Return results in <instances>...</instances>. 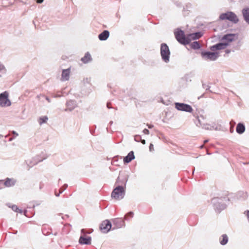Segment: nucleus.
<instances>
[{"instance_id":"37998d69","label":"nucleus","mask_w":249,"mask_h":249,"mask_svg":"<svg viewBox=\"0 0 249 249\" xmlns=\"http://www.w3.org/2000/svg\"><path fill=\"white\" fill-rule=\"evenodd\" d=\"M110 105V103H107V107L108 108H111V107H110V105Z\"/></svg>"},{"instance_id":"6ab92c4d","label":"nucleus","mask_w":249,"mask_h":249,"mask_svg":"<svg viewBox=\"0 0 249 249\" xmlns=\"http://www.w3.org/2000/svg\"><path fill=\"white\" fill-rule=\"evenodd\" d=\"M135 159V156L133 151H130L126 156L124 158V162L126 163L130 162L132 160Z\"/></svg>"},{"instance_id":"423d86ee","label":"nucleus","mask_w":249,"mask_h":249,"mask_svg":"<svg viewBox=\"0 0 249 249\" xmlns=\"http://www.w3.org/2000/svg\"><path fill=\"white\" fill-rule=\"evenodd\" d=\"M81 231L82 235L79 238V243L81 245H90L91 238L90 236L86 235V234L90 233V232H86L85 229H82Z\"/></svg>"},{"instance_id":"864d4df0","label":"nucleus","mask_w":249,"mask_h":249,"mask_svg":"<svg viewBox=\"0 0 249 249\" xmlns=\"http://www.w3.org/2000/svg\"><path fill=\"white\" fill-rule=\"evenodd\" d=\"M26 213V211H25L24 214L25 215V213Z\"/></svg>"},{"instance_id":"58836bf2","label":"nucleus","mask_w":249,"mask_h":249,"mask_svg":"<svg viewBox=\"0 0 249 249\" xmlns=\"http://www.w3.org/2000/svg\"><path fill=\"white\" fill-rule=\"evenodd\" d=\"M12 133L13 134L15 135L16 137H17V136H18V134L17 132H16V131H13L12 132Z\"/></svg>"},{"instance_id":"49530a36","label":"nucleus","mask_w":249,"mask_h":249,"mask_svg":"<svg viewBox=\"0 0 249 249\" xmlns=\"http://www.w3.org/2000/svg\"><path fill=\"white\" fill-rule=\"evenodd\" d=\"M230 52V50H226V53H229Z\"/></svg>"},{"instance_id":"39448f33","label":"nucleus","mask_w":249,"mask_h":249,"mask_svg":"<svg viewBox=\"0 0 249 249\" xmlns=\"http://www.w3.org/2000/svg\"><path fill=\"white\" fill-rule=\"evenodd\" d=\"M219 18L221 20L228 19L234 23H237L239 21L237 16L232 12L222 13L220 15Z\"/></svg>"},{"instance_id":"de8ad7c7","label":"nucleus","mask_w":249,"mask_h":249,"mask_svg":"<svg viewBox=\"0 0 249 249\" xmlns=\"http://www.w3.org/2000/svg\"><path fill=\"white\" fill-rule=\"evenodd\" d=\"M46 100H47L49 102H50V99H49V98L46 97Z\"/></svg>"},{"instance_id":"8fccbe9b","label":"nucleus","mask_w":249,"mask_h":249,"mask_svg":"<svg viewBox=\"0 0 249 249\" xmlns=\"http://www.w3.org/2000/svg\"><path fill=\"white\" fill-rule=\"evenodd\" d=\"M203 147H204V145H201V146H200V148L201 149H202V148H203Z\"/></svg>"},{"instance_id":"bb28decb","label":"nucleus","mask_w":249,"mask_h":249,"mask_svg":"<svg viewBox=\"0 0 249 249\" xmlns=\"http://www.w3.org/2000/svg\"><path fill=\"white\" fill-rule=\"evenodd\" d=\"M237 197L238 199H246L247 197V194L243 192H239L237 194Z\"/></svg>"},{"instance_id":"dca6fc26","label":"nucleus","mask_w":249,"mask_h":249,"mask_svg":"<svg viewBox=\"0 0 249 249\" xmlns=\"http://www.w3.org/2000/svg\"><path fill=\"white\" fill-rule=\"evenodd\" d=\"M16 180L13 178H6L5 180L3 181L4 187H9L14 186L16 183Z\"/></svg>"},{"instance_id":"6e6552de","label":"nucleus","mask_w":249,"mask_h":249,"mask_svg":"<svg viewBox=\"0 0 249 249\" xmlns=\"http://www.w3.org/2000/svg\"><path fill=\"white\" fill-rule=\"evenodd\" d=\"M201 56L206 60L214 61L218 58V53L211 52H202Z\"/></svg>"},{"instance_id":"aec40b11","label":"nucleus","mask_w":249,"mask_h":249,"mask_svg":"<svg viewBox=\"0 0 249 249\" xmlns=\"http://www.w3.org/2000/svg\"><path fill=\"white\" fill-rule=\"evenodd\" d=\"M242 14L244 20L249 24V8H244L242 10Z\"/></svg>"},{"instance_id":"c756f323","label":"nucleus","mask_w":249,"mask_h":249,"mask_svg":"<svg viewBox=\"0 0 249 249\" xmlns=\"http://www.w3.org/2000/svg\"><path fill=\"white\" fill-rule=\"evenodd\" d=\"M48 119V118L47 116H44L43 117L40 118L39 122L40 124H42L43 123H45Z\"/></svg>"},{"instance_id":"79ce46f5","label":"nucleus","mask_w":249,"mask_h":249,"mask_svg":"<svg viewBox=\"0 0 249 249\" xmlns=\"http://www.w3.org/2000/svg\"><path fill=\"white\" fill-rule=\"evenodd\" d=\"M147 125L149 128H152L153 127V125L151 124H147Z\"/></svg>"},{"instance_id":"5701e85b","label":"nucleus","mask_w":249,"mask_h":249,"mask_svg":"<svg viewBox=\"0 0 249 249\" xmlns=\"http://www.w3.org/2000/svg\"><path fill=\"white\" fill-rule=\"evenodd\" d=\"M91 59H92L90 53L89 52H87L85 53V56L81 58V60L84 63L86 64L89 63L91 60Z\"/></svg>"},{"instance_id":"393cba45","label":"nucleus","mask_w":249,"mask_h":249,"mask_svg":"<svg viewBox=\"0 0 249 249\" xmlns=\"http://www.w3.org/2000/svg\"><path fill=\"white\" fill-rule=\"evenodd\" d=\"M201 118L203 119V117L202 116H200ZM198 119V124H199V125H201L203 128L206 129V130H211V128H210L209 125L208 124H202L201 123V120L200 119V117H197Z\"/></svg>"},{"instance_id":"cd10ccee","label":"nucleus","mask_w":249,"mask_h":249,"mask_svg":"<svg viewBox=\"0 0 249 249\" xmlns=\"http://www.w3.org/2000/svg\"><path fill=\"white\" fill-rule=\"evenodd\" d=\"M11 208H12V210L15 212H18L20 213H22V210L20 209H19L18 208V206L16 205H12L11 207Z\"/></svg>"},{"instance_id":"b1692460","label":"nucleus","mask_w":249,"mask_h":249,"mask_svg":"<svg viewBox=\"0 0 249 249\" xmlns=\"http://www.w3.org/2000/svg\"><path fill=\"white\" fill-rule=\"evenodd\" d=\"M220 243L222 245H226L228 242V236L224 234L222 235V236L220 237L219 239Z\"/></svg>"},{"instance_id":"e433bc0d","label":"nucleus","mask_w":249,"mask_h":249,"mask_svg":"<svg viewBox=\"0 0 249 249\" xmlns=\"http://www.w3.org/2000/svg\"><path fill=\"white\" fill-rule=\"evenodd\" d=\"M149 150L152 152L154 150V145L152 143H150L149 145Z\"/></svg>"},{"instance_id":"603ef678","label":"nucleus","mask_w":249,"mask_h":249,"mask_svg":"<svg viewBox=\"0 0 249 249\" xmlns=\"http://www.w3.org/2000/svg\"><path fill=\"white\" fill-rule=\"evenodd\" d=\"M196 124L197 126H199L198 124Z\"/></svg>"},{"instance_id":"7ed1b4c3","label":"nucleus","mask_w":249,"mask_h":249,"mask_svg":"<svg viewBox=\"0 0 249 249\" xmlns=\"http://www.w3.org/2000/svg\"><path fill=\"white\" fill-rule=\"evenodd\" d=\"M160 53L162 60L165 63L169 62L170 51L168 45L165 43H162L160 45Z\"/></svg>"},{"instance_id":"c85d7f7f","label":"nucleus","mask_w":249,"mask_h":249,"mask_svg":"<svg viewBox=\"0 0 249 249\" xmlns=\"http://www.w3.org/2000/svg\"><path fill=\"white\" fill-rule=\"evenodd\" d=\"M6 70L4 66V65L0 62V73H5L6 72Z\"/></svg>"},{"instance_id":"4468645a","label":"nucleus","mask_w":249,"mask_h":249,"mask_svg":"<svg viewBox=\"0 0 249 249\" xmlns=\"http://www.w3.org/2000/svg\"><path fill=\"white\" fill-rule=\"evenodd\" d=\"M70 74V69L68 68L66 70H63L61 74V80L63 81H67L69 80Z\"/></svg>"},{"instance_id":"2eb2a0df","label":"nucleus","mask_w":249,"mask_h":249,"mask_svg":"<svg viewBox=\"0 0 249 249\" xmlns=\"http://www.w3.org/2000/svg\"><path fill=\"white\" fill-rule=\"evenodd\" d=\"M113 225H115V228H120L124 224V222L121 218H115L112 220Z\"/></svg>"},{"instance_id":"9d476101","label":"nucleus","mask_w":249,"mask_h":249,"mask_svg":"<svg viewBox=\"0 0 249 249\" xmlns=\"http://www.w3.org/2000/svg\"><path fill=\"white\" fill-rule=\"evenodd\" d=\"M111 223L110 221L106 220L102 222L100 225V228L103 232L107 233L111 229Z\"/></svg>"},{"instance_id":"2f4dec72","label":"nucleus","mask_w":249,"mask_h":249,"mask_svg":"<svg viewBox=\"0 0 249 249\" xmlns=\"http://www.w3.org/2000/svg\"><path fill=\"white\" fill-rule=\"evenodd\" d=\"M68 187V185L67 184H65L62 188L60 189V193H62V192L65 190Z\"/></svg>"},{"instance_id":"f03ea898","label":"nucleus","mask_w":249,"mask_h":249,"mask_svg":"<svg viewBox=\"0 0 249 249\" xmlns=\"http://www.w3.org/2000/svg\"><path fill=\"white\" fill-rule=\"evenodd\" d=\"M176 38L180 43L187 45L190 43V39L188 36L185 37L184 32L179 29H176L174 32Z\"/></svg>"},{"instance_id":"c03bdc74","label":"nucleus","mask_w":249,"mask_h":249,"mask_svg":"<svg viewBox=\"0 0 249 249\" xmlns=\"http://www.w3.org/2000/svg\"><path fill=\"white\" fill-rule=\"evenodd\" d=\"M15 137H11V138H10L9 139V141H10V142L12 141L15 139Z\"/></svg>"},{"instance_id":"473e14b6","label":"nucleus","mask_w":249,"mask_h":249,"mask_svg":"<svg viewBox=\"0 0 249 249\" xmlns=\"http://www.w3.org/2000/svg\"><path fill=\"white\" fill-rule=\"evenodd\" d=\"M134 140L136 142H140L141 140V137L140 135H136L135 136Z\"/></svg>"},{"instance_id":"20e7f679","label":"nucleus","mask_w":249,"mask_h":249,"mask_svg":"<svg viewBox=\"0 0 249 249\" xmlns=\"http://www.w3.org/2000/svg\"><path fill=\"white\" fill-rule=\"evenodd\" d=\"M125 191L124 188L122 186L116 187L111 193V197L117 200H120L124 197Z\"/></svg>"},{"instance_id":"a19ab883","label":"nucleus","mask_w":249,"mask_h":249,"mask_svg":"<svg viewBox=\"0 0 249 249\" xmlns=\"http://www.w3.org/2000/svg\"><path fill=\"white\" fill-rule=\"evenodd\" d=\"M44 0H37V2L38 3H41L43 2Z\"/></svg>"},{"instance_id":"a878e982","label":"nucleus","mask_w":249,"mask_h":249,"mask_svg":"<svg viewBox=\"0 0 249 249\" xmlns=\"http://www.w3.org/2000/svg\"><path fill=\"white\" fill-rule=\"evenodd\" d=\"M191 47L192 49L196 50L200 48V45L198 41H194L191 44Z\"/></svg>"},{"instance_id":"1a4fd4ad","label":"nucleus","mask_w":249,"mask_h":249,"mask_svg":"<svg viewBox=\"0 0 249 249\" xmlns=\"http://www.w3.org/2000/svg\"><path fill=\"white\" fill-rule=\"evenodd\" d=\"M175 107L179 111L192 112L193 108L192 107L188 104L180 103H175Z\"/></svg>"},{"instance_id":"0eeeda50","label":"nucleus","mask_w":249,"mask_h":249,"mask_svg":"<svg viewBox=\"0 0 249 249\" xmlns=\"http://www.w3.org/2000/svg\"><path fill=\"white\" fill-rule=\"evenodd\" d=\"M9 93L5 91L0 94V106L2 107H9L11 105L8 99Z\"/></svg>"},{"instance_id":"a211bd4d","label":"nucleus","mask_w":249,"mask_h":249,"mask_svg":"<svg viewBox=\"0 0 249 249\" xmlns=\"http://www.w3.org/2000/svg\"><path fill=\"white\" fill-rule=\"evenodd\" d=\"M66 105L68 108L65 109V111H72L76 107V102L74 100L68 101Z\"/></svg>"},{"instance_id":"f8f14e48","label":"nucleus","mask_w":249,"mask_h":249,"mask_svg":"<svg viewBox=\"0 0 249 249\" xmlns=\"http://www.w3.org/2000/svg\"><path fill=\"white\" fill-rule=\"evenodd\" d=\"M238 39V35L235 34H229L225 35L222 37V40L227 42H231Z\"/></svg>"},{"instance_id":"f3484780","label":"nucleus","mask_w":249,"mask_h":249,"mask_svg":"<svg viewBox=\"0 0 249 249\" xmlns=\"http://www.w3.org/2000/svg\"><path fill=\"white\" fill-rule=\"evenodd\" d=\"M109 36V32L107 30H104L98 35L99 40L101 41L106 40Z\"/></svg>"},{"instance_id":"4c0bfd02","label":"nucleus","mask_w":249,"mask_h":249,"mask_svg":"<svg viewBox=\"0 0 249 249\" xmlns=\"http://www.w3.org/2000/svg\"><path fill=\"white\" fill-rule=\"evenodd\" d=\"M143 133L145 134H149V131L147 129H144L143 130Z\"/></svg>"},{"instance_id":"3c124183","label":"nucleus","mask_w":249,"mask_h":249,"mask_svg":"<svg viewBox=\"0 0 249 249\" xmlns=\"http://www.w3.org/2000/svg\"><path fill=\"white\" fill-rule=\"evenodd\" d=\"M112 124H113V122H112V121H110V122H109V124H110V125H111Z\"/></svg>"},{"instance_id":"f257e3e1","label":"nucleus","mask_w":249,"mask_h":249,"mask_svg":"<svg viewBox=\"0 0 249 249\" xmlns=\"http://www.w3.org/2000/svg\"><path fill=\"white\" fill-rule=\"evenodd\" d=\"M229 199L227 197H215L212 200L214 208L217 212H220L226 207V202L229 201Z\"/></svg>"},{"instance_id":"ea45409f","label":"nucleus","mask_w":249,"mask_h":249,"mask_svg":"<svg viewBox=\"0 0 249 249\" xmlns=\"http://www.w3.org/2000/svg\"><path fill=\"white\" fill-rule=\"evenodd\" d=\"M141 142L143 144H145V141L144 140H142L141 139Z\"/></svg>"},{"instance_id":"5fc2aeb1","label":"nucleus","mask_w":249,"mask_h":249,"mask_svg":"<svg viewBox=\"0 0 249 249\" xmlns=\"http://www.w3.org/2000/svg\"><path fill=\"white\" fill-rule=\"evenodd\" d=\"M1 76V74H0V77Z\"/></svg>"},{"instance_id":"f704fd0d","label":"nucleus","mask_w":249,"mask_h":249,"mask_svg":"<svg viewBox=\"0 0 249 249\" xmlns=\"http://www.w3.org/2000/svg\"><path fill=\"white\" fill-rule=\"evenodd\" d=\"M202 87L204 89H205L206 90H209L210 88V86L207 85L204 83H202Z\"/></svg>"},{"instance_id":"4be33fe9","label":"nucleus","mask_w":249,"mask_h":249,"mask_svg":"<svg viewBox=\"0 0 249 249\" xmlns=\"http://www.w3.org/2000/svg\"><path fill=\"white\" fill-rule=\"evenodd\" d=\"M236 131L239 134H243L245 131V125L241 123H238L236 126Z\"/></svg>"},{"instance_id":"72a5a7b5","label":"nucleus","mask_w":249,"mask_h":249,"mask_svg":"<svg viewBox=\"0 0 249 249\" xmlns=\"http://www.w3.org/2000/svg\"><path fill=\"white\" fill-rule=\"evenodd\" d=\"M244 214L247 216L248 221L249 223V210H247V211H245Z\"/></svg>"},{"instance_id":"7c9ffc66","label":"nucleus","mask_w":249,"mask_h":249,"mask_svg":"<svg viewBox=\"0 0 249 249\" xmlns=\"http://www.w3.org/2000/svg\"><path fill=\"white\" fill-rule=\"evenodd\" d=\"M132 217L133 216V213L132 212H129L128 213H127L125 215V217H124V219L126 220H128V218H127V217Z\"/></svg>"},{"instance_id":"09e8293b","label":"nucleus","mask_w":249,"mask_h":249,"mask_svg":"<svg viewBox=\"0 0 249 249\" xmlns=\"http://www.w3.org/2000/svg\"><path fill=\"white\" fill-rule=\"evenodd\" d=\"M208 142V140H206L204 141V143H206V142Z\"/></svg>"},{"instance_id":"ddd939ff","label":"nucleus","mask_w":249,"mask_h":249,"mask_svg":"<svg viewBox=\"0 0 249 249\" xmlns=\"http://www.w3.org/2000/svg\"><path fill=\"white\" fill-rule=\"evenodd\" d=\"M228 45L226 43H219L211 47V50L213 51L223 49Z\"/></svg>"},{"instance_id":"c9c22d12","label":"nucleus","mask_w":249,"mask_h":249,"mask_svg":"<svg viewBox=\"0 0 249 249\" xmlns=\"http://www.w3.org/2000/svg\"><path fill=\"white\" fill-rule=\"evenodd\" d=\"M4 184H3V180H0V189H2L4 188Z\"/></svg>"},{"instance_id":"412c9836","label":"nucleus","mask_w":249,"mask_h":249,"mask_svg":"<svg viewBox=\"0 0 249 249\" xmlns=\"http://www.w3.org/2000/svg\"><path fill=\"white\" fill-rule=\"evenodd\" d=\"M202 36L201 32H198L195 33L190 34L188 36V38L190 39L196 40L199 39Z\"/></svg>"},{"instance_id":"9b49d317","label":"nucleus","mask_w":249,"mask_h":249,"mask_svg":"<svg viewBox=\"0 0 249 249\" xmlns=\"http://www.w3.org/2000/svg\"><path fill=\"white\" fill-rule=\"evenodd\" d=\"M45 158L43 159H39L38 158V157H36L32 158V159H28L25 160V163L29 167V168L32 167L33 166L36 165L38 162H40L43 160L45 159Z\"/></svg>"},{"instance_id":"a18cd8bd","label":"nucleus","mask_w":249,"mask_h":249,"mask_svg":"<svg viewBox=\"0 0 249 249\" xmlns=\"http://www.w3.org/2000/svg\"><path fill=\"white\" fill-rule=\"evenodd\" d=\"M60 194H61V193H60V192H59L58 194H56V193H55V196H58L60 195Z\"/></svg>"}]
</instances>
